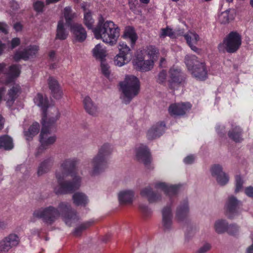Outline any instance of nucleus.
I'll return each instance as SVG.
<instances>
[{
    "label": "nucleus",
    "instance_id": "1",
    "mask_svg": "<svg viewBox=\"0 0 253 253\" xmlns=\"http://www.w3.org/2000/svg\"><path fill=\"white\" fill-rule=\"evenodd\" d=\"M76 164L74 159H66L61 163L55 172L58 185L54 191L56 194L72 193L80 187L82 178L77 175Z\"/></svg>",
    "mask_w": 253,
    "mask_h": 253
},
{
    "label": "nucleus",
    "instance_id": "2",
    "mask_svg": "<svg viewBox=\"0 0 253 253\" xmlns=\"http://www.w3.org/2000/svg\"><path fill=\"white\" fill-rule=\"evenodd\" d=\"M92 31L96 39H101L111 46L116 44L120 36L119 27L112 21H105L102 17Z\"/></svg>",
    "mask_w": 253,
    "mask_h": 253
},
{
    "label": "nucleus",
    "instance_id": "3",
    "mask_svg": "<svg viewBox=\"0 0 253 253\" xmlns=\"http://www.w3.org/2000/svg\"><path fill=\"white\" fill-rule=\"evenodd\" d=\"M113 150L112 146L105 143L98 149L97 153L90 162V169L88 172L92 175H96L103 172L107 167L108 158Z\"/></svg>",
    "mask_w": 253,
    "mask_h": 253
},
{
    "label": "nucleus",
    "instance_id": "4",
    "mask_svg": "<svg viewBox=\"0 0 253 253\" xmlns=\"http://www.w3.org/2000/svg\"><path fill=\"white\" fill-rule=\"evenodd\" d=\"M51 111L53 110L55 114L50 116L48 120H45V117L42 119V129L40 135V141L41 143L40 149H45L53 144L56 140L55 135H51L50 132L54 126V124L59 119L60 114L56 108H51Z\"/></svg>",
    "mask_w": 253,
    "mask_h": 253
},
{
    "label": "nucleus",
    "instance_id": "5",
    "mask_svg": "<svg viewBox=\"0 0 253 253\" xmlns=\"http://www.w3.org/2000/svg\"><path fill=\"white\" fill-rule=\"evenodd\" d=\"M120 85L123 94V101L125 104L129 103L140 91L139 80L133 75L126 76L124 80L120 83Z\"/></svg>",
    "mask_w": 253,
    "mask_h": 253
},
{
    "label": "nucleus",
    "instance_id": "6",
    "mask_svg": "<svg viewBox=\"0 0 253 253\" xmlns=\"http://www.w3.org/2000/svg\"><path fill=\"white\" fill-rule=\"evenodd\" d=\"M157 58L158 51L155 48L149 49L147 52L140 51L137 52L133 64L137 70L147 72L153 68L154 62Z\"/></svg>",
    "mask_w": 253,
    "mask_h": 253
},
{
    "label": "nucleus",
    "instance_id": "7",
    "mask_svg": "<svg viewBox=\"0 0 253 253\" xmlns=\"http://www.w3.org/2000/svg\"><path fill=\"white\" fill-rule=\"evenodd\" d=\"M185 63L194 78L200 81H204L207 78L208 71L205 63L199 60L195 55H186Z\"/></svg>",
    "mask_w": 253,
    "mask_h": 253
},
{
    "label": "nucleus",
    "instance_id": "8",
    "mask_svg": "<svg viewBox=\"0 0 253 253\" xmlns=\"http://www.w3.org/2000/svg\"><path fill=\"white\" fill-rule=\"evenodd\" d=\"M241 43V36L237 32H232L218 44V49L220 52L234 53L239 48Z\"/></svg>",
    "mask_w": 253,
    "mask_h": 253
},
{
    "label": "nucleus",
    "instance_id": "9",
    "mask_svg": "<svg viewBox=\"0 0 253 253\" xmlns=\"http://www.w3.org/2000/svg\"><path fill=\"white\" fill-rule=\"evenodd\" d=\"M33 216L42 219L46 223L51 224L59 218V212L56 208L49 206L35 211Z\"/></svg>",
    "mask_w": 253,
    "mask_h": 253
},
{
    "label": "nucleus",
    "instance_id": "10",
    "mask_svg": "<svg viewBox=\"0 0 253 253\" xmlns=\"http://www.w3.org/2000/svg\"><path fill=\"white\" fill-rule=\"evenodd\" d=\"M56 209L59 212V217L61 216L68 225L70 226L77 220V214L74 211H72L69 203L61 202L59 203Z\"/></svg>",
    "mask_w": 253,
    "mask_h": 253
},
{
    "label": "nucleus",
    "instance_id": "11",
    "mask_svg": "<svg viewBox=\"0 0 253 253\" xmlns=\"http://www.w3.org/2000/svg\"><path fill=\"white\" fill-rule=\"evenodd\" d=\"M242 202L233 195L227 198L225 204V213L229 218H233L240 213L239 209Z\"/></svg>",
    "mask_w": 253,
    "mask_h": 253
},
{
    "label": "nucleus",
    "instance_id": "12",
    "mask_svg": "<svg viewBox=\"0 0 253 253\" xmlns=\"http://www.w3.org/2000/svg\"><path fill=\"white\" fill-rule=\"evenodd\" d=\"M6 67L5 63H0V74L2 73L6 76L5 84H8L19 76L20 70L19 66L16 65L10 66L8 69Z\"/></svg>",
    "mask_w": 253,
    "mask_h": 253
},
{
    "label": "nucleus",
    "instance_id": "13",
    "mask_svg": "<svg viewBox=\"0 0 253 253\" xmlns=\"http://www.w3.org/2000/svg\"><path fill=\"white\" fill-rule=\"evenodd\" d=\"M169 85L175 89L178 86L184 84L185 79L184 74L178 68H172L169 71Z\"/></svg>",
    "mask_w": 253,
    "mask_h": 253
},
{
    "label": "nucleus",
    "instance_id": "14",
    "mask_svg": "<svg viewBox=\"0 0 253 253\" xmlns=\"http://www.w3.org/2000/svg\"><path fill=\"white\" fill-rule=\"evenodd\" d=\"M39 50V47L38 45H30L23 50L16 51L13 58L16 61H18L21 59L27 60L30 58L35 57Z\"/></svg>",
    "mask_w": 253,
    "mask_h": 253
},
{
    "label": "nucleus",
    "instance_id": "15",
    "mask_svg": "<svg viewBox=\"0 0 253 253\" xmlns=\"http://www.w3.org/2000/svg\"><path fill=\"white\" fill-rule=\"evenodd\" d=\"M136 158L138 161L143 163L144 166L149 168L151 162V158L147 147L140 144L135 149Z\"/></svg>",
    "mask_w": 253,
    "mask_h": 253
},
{
    "label": "nucleus",
    "instance_id": "16",
    "mask_svg": "<svg viewBox=\"0 0 253 253\" xmlns=\"http://www.w3.org/2000/svg\"><path fill=\"white\" fill-rule=\"evenodd\" d=\"M34 100L35 103L37 106L41 107L43 111L42 118L43 117H45V120H48L50 116H52L55 114L53 110L51 111L50 110L51 108L55 107H51L49 108V113L47 115V114L46 113V111L47 108L49 107V106L48 99L46 96H43L42 94L38 93L35 97Z\"/></svg>",
    "mask_w": 253,
    "mask_h": 253
},
{
    "label": "nucleus",
    "instance_id": "17",
    "mask_svg": "<svg viewBox=\"0 0 253 253\" xmlns=\"http://www.w3.org/2000/svg\"><path fill=\"white\" fill-rule=\"evenodd\" d=\"M191 107V104L189 102L174 103L169 107V111L171 115L181 116L184 115Z\"/></svg>",
    "mask_w": 253,
    "mask_h": 253
},
{
    "label": "nucleus",
    "instance_id": "18",
    "mask_svg": "<svg viewBox=\"0 0 253 253\" xmlns=\"http://www.w3.org/2000/svg\"><path fill=\"white\" fill-rule=\"evenodd\" d=\"M211 173L213 176L215 177L217 182L223 186L229 181V176L222 171V168L219 165H215L211 168Z\"/></svg>",
    "mask_w": 253,
    "mask_h": 253
},
{
    "label": "nucleus",
    "instance_id": "19",
    "mask_svg": "<svg viewBox=\"0 0 253 253\" xmlns=\"http://www.w3.org/2000/svg\"><path fill=\"white\" fill-rule=\"evenodd\" d=\"M21 92V86L18 84H14L7 91V97L5 99L6 106L11 107Z\"/></svg>",
    "mask_w": 253,
    "mask_h": 253
},
{
    "label": "nucleus",
    "instance_id": "20",
    "mask_svg": "<svg viewBox=\"0 0 253 253\" xmlns=\"http://www.w3.org/2000/svg\"><path fill=\"white\" fill-rule=\"evenodd\" d=\"M154 187L157 189L163 191L169 197L175 195L178 192L179 186L169 185L165 182H157L154 184Z\"/></svg>",
    "mask_w": 253,
    "mask_h": 253
},
{
    "label": "nucleus",
    "instance_id": "21",
    "mask_svg": "<svg viewBox=\"0 0 253 253\" xmlns=\"http://www.w3.org/2000/svg\"><path fill=\"white\" fill-rule=\"evenodd\" d=\"M49 88L51 91V96L55 99H60L63 96V91L60 84L56 80L52 77L48 79Z\"/></svg>",
    "mask_w": 253,
    "mask_h": 253
},
{
    "label": "nucleus",
    "instance_id": "22",
    "mask_svg": "<svg viewBox=\"0 0 253 253\" xmlns=\"http://www.w3.org/2000/svg\"><path fill=\"white\" fill-rule=\"evenodd\" d=\"M172 212L169 206L166 207L162 211V224L165 231H169L172 228Z\"/></svg>",
    "mask_w": 253,
    "mask_h": 253
},
{
    "label": "nucleus",
    "instance_id": "23",
    "mask_svg": "<svg viewBox=\"0 0 253 253\" xmlns=\"http://www.w3.org/2000/svg\"><path fill=\"white\" fill-rule=\"evenodd\" d=\"M71 31L76 41L82 42L86 39V32L81 25L74 24L71 27Z\"/></svg>",
    "mask_w": 253,
    "mask_h": 253
},
{
    "label": "nucleus",
    "instance_id": "24",
    "mask_svg": "<svg viewBox=\"0 0 253 253\" xmlns=\"http://www.w3.org/2000/svg\"><path fill=\"white\" fill-rule=\"evenodd\" d=\"M165 124L161 122L153 126L148 131L147 134L149 139H153L160 137L164 132Z\"/></svg>",
    "mask_w": 253,
    "mask_h": 253
},
{
    "label": "nucleus",
    "instance_id": "25",
    "mask_svg": "<svg viewBox=\"0 0 253 253\" xmlns=\"http://www.w3.org/2000/svg\"><path fill=\"white\" fill-rule=\"evenodd\" d=\"M141 196L147 199L150 203H155L161 199V195L155 193L150 187H147L143 188L140 192Z\"/></svg>",
    "mask_w": 253,
    "mask_h": 253
},
{
    "label": "nucleus",
    "instance_id": "26",
    "mask_svg": "<svg viewBox=\"0 0 253 253\" xmlns=\"http://www.w3.org/2000/svg\"><path fill=\"white\" fill-rule=\"evenodd\" d=\"M189 209L187 202L185 201L180 204L176 209V218L180 222L183 221L188 216Z\"/></svg>",
    "mask_w": 253,
    "mask_h": 253
},
{
    "label": "nucleus",
    "instance_id": "27",
    "mask_svg": "<svg viewBox=\"0 0 253 253\" xmlns=\"http://www.w3.org/2000/svg\"><path fill=\"white\" fill-rule=\"evenodd\" d=\"M243 129L239 126H232V128L228 132V137L236 142H241L243 140Z\"/></svg>",
    "mask_w": 253,
    "mask_h": 253
},
{
    "label": "nucleus",
    "instance_id": "28",
    "mask_svg": "<svg viewBox=\"0 0 253 253\" xmlns=\"http://www.w3.org/2000/svg\"><path fill=\"white\" fill-rule=\"evenodd\" d=\"M133 197L134 192L130 190L121 191L118 194L119 200L122 204H129L131 203Z\"/></svg>",
    "mask_w": 253,
    "mask_h": 253
},
{
    "label": "nucleus",
    "instance_id": "29",
    "mask_svg": "<svg viewBox=\"0 0 253 253\" xmlns=\"http://www.w3.org/2000/svg\"><path fill=\"white\" fill-rule=\"evenodd\" d=\"M185 40L191 49L195 52H198L199 49L195 46L200 38L195 33L189 32L184 35Z\"/></svg>",
    "mask_w": 253,
    "mask_h": 253
},
{
    "label": "nucleus",
    "instance_id": "30",
    "mask_svg": "<svg viewBox=\"0 0 253 253\" xmlns=\"http://www.w3.org/2000/svg\"><path fill=\"white\" fill-rule=\"evenodd\" d=\"M83 103L84 109L87 113L92 116L96 115L98 113V108L97 106L89 96L84 97Z\"/></svg>",
    "mask_w": 253,
    "mask_h": 253
},
{
    "label": "nucleus",
    "instance_id": "31",
    "mask_svg": "<svg viewBox=\"0 0 253 253\" xmlns=\"http://www.w3.org/2000/svg\"><path fill=\"white\" fill-rule=\"evenodd\" d=\"M53 163V160L51 158H48L43 161L39 165L37 174L38 176H41L48 172L51 168Z\"/></svg>",
    "mask_w": 253,
    "mask_h": 253
},
{
    "label": "nucleus",
    "instance_id": "32",
    "mask_svg": "<svg viewBox=\"0 0 253 253\" xmlns=\"http://www.w3.org/2000/svg\"><path fill=\"white\" fill-rule=\"evenodd\" d=\"M93 56L96 59L102 61L107 55L106 50L100 43L97 44L92 50Z\"/></svg>",
    "mask_w": 253,
    "mask_h": 253
},
{
    "label": "nucleus",
    "instance_id": "33",
    "mask_svg": "<svg viewBox=\"0 0 253 253\" xmlns=\"http://www.w3.org/2000/svg\"><path fill=\"white\" fill-rule=\"evenodd\" d=\"M73 203L77 206H85L88 203L86 196L83 193L76 192L73 195Z\"/></svg>",
    "mask_w": 253,
    "mask_h": 253
},
{
    "label": "nucleus",
    "instance_id": "34",
    "mask_svg": "<svg viewBox=\"0 0 253 253\" xmlns=\"http://www.w3.org/2000/svg\"><path fill=\"white\" fill-rule=\"evenodd\" d=\"M13 148L12 139L7 135L0 136V148L10 150Z\"/></svg>",
    "mask_w": 253,
    "mask_h": 253
},
{
    "label": "nucleus",
    "instance_id": "35",
    "mask_svg": "<svg viewBox=\"0 0 253 253\" xmlns=\"http://www.w3.org/2000/svg\"><path fill=\"white\" fill-rule=\"evenodd\" d=\"M94 221L92 220L81 223L75 228L73 234L75 236H80L82 232L93 225Z\"/></svg>",
    "mask_w": 253,
    "mask_h": 253
},
{
    "label": "nucleus",
    "instance_id": "36",
    "mask_svg": "<svg viewBox=\"0 0 253 253\" xmlns=\"http://www.w3.org/2000/svg\"><path fill=\"white\" fill-rule=\"evenodd\" d=\"M11 249L17 247L20 243V238L16 234H10L3 238Z\"/></svg>",
    "mask_w": 253,
    "mask_h": 253
},
{
    "label": "nucleus",
    "instance_id": "37",
    "mask_svg": "<svg viewBox=\"0 0 253 253\" xmlns=\"http://www.w3.org/2000/svg\"><path fill=\"white\" fill-rule=\"evenodd\" d=\"M82 8L84 11V24L88 29H92L94 23V20L92 17L91 13L86 9L84 4H82Z\"/></svg>",
    "mask_w": 253,
    "mask_h": 253
},
{
    "label": "nucleus",
    "instance_id": "38",
    "mask_svg": "<svg viewBox=\"0 0 253 253\" xmlns=\"http://www.w3.org/2000/svg\"><path fill=\"white\" fill-rule=\"evenodd\" d=\"M228 224L227 221L223 219L216 220L214 224V229L218 234H222L227 232Z\"/></svg>",
    "mask_w": 253,
    "mask_h": 253
},
{
    "label": "nucleus",
    "instance_id": "39",
    "mask_svg": "<svg viewBox=\"0 0 253 253\" xmlns=\"http://www.w3.org/2000/svg\"><path fill=\"white\" fill-rule=\"evenodd\" d=\"M124 36L126 39H128L130 40L131 44L132 45L135 44L137 39V36L134 29L129 26L126 28Z\"/></svg>",
    "mask_w": 253,
    "mask_h": 253
},
{
    "label": "nucleus",
    "instance_id": "40",
    "mask_svg": "<svg viewBox=\"0 0 253 253\" xmlns=\"http://www.w3.org/2000/svg\"><path fill=\"white\" fill-rule=\"evenodd\" d=\"M40 125L39 123L35 122L31 125L28 130L25 132V135L27 137V140H30L34 136L37 134L39 131Z\"/></svg>",
    "mask_w": 253,
    "mask_h": 253
},
{
    "label": "nucleus",
    "instance_id": "41",
    "mask_svg": "<svg viewBox=\"0 0 253 253\" xmlns=\"http://www.w3.org/2000/svg\"><path fill=\"white\" fill-rule=\"evenodd\" d=\"M68 34L64 29L63 20H60L57 25L56 31V38L61 40H65L67 37Z\"/></svg>",
    "mask_w": 253,
    "mask_h": 253
},
{
    "label": "nucleus",
    "instance_id": "42",
    "mask_svg": "<svg viewBox=\"0 0 253 253\" xmlns=\"http://www.w3.org/2000/svg\"><path fill=\"white\" fill-rule=\"evenodd\" d=\"M120 55H122L131 60L132 54L130 48L124 42H120L119 46Z\"/></svg>",
    "mask_w": 253,
    "mask_h": 253
},
{
    "label": "nucleus",
    "instance_id": "43",
    "mask_svg": "<svg viewBox=\"0 0 253 253\" xmlns=\"http://www.w3.org/2000/svg\"><path fill=\"white\" fill-rule=\"evenodd\" d=\"M130 61V60L128 58L122 55H120L119 53L114 57V60L115 65L119 67H122Z\"/></svg>",
    "mask_w": 253,
    "mask_h": 253
},
{
    "label": "nucleus",
    "instance_id": "44",
    "mask_svg": "<svg viewBox=\"0 0 253 253\" xmlns=\"http://www.w3.org/2000/svg\"><path fill=\"white\" fill-rule=\"evenodd\" d=\"M230 10H226L221 12L218 17V21L221 24L228 23L230 20L232 19V17L229 14Z\"/></svg>",
    "mask_w": 253,
    "mask_h": 253
},
{
    "label": "nucleus",
    "instance_id": "45",
    "mask_svg": "<svg viewBox=\"0 0 253 253\" xmlns=\"http://www.w3.org/2000/svg\"><path fill=\"white\" fill-rule=\"evenodd\" d=\"M64 16L66 23L70 24L71 21L76 17V14L72 11L71 8L69 6L66 7L64 9Z\"/></svg>",
    "mask_w": 253,
    "mask_h": 253
},
{
    "label": "nucleus",
    "instance_id": "46",
    "mask_svg": "<svg viewBox=\"0 0 253 253\" xmlns=\"http://www.w3.org/2000/svg\"><path fill=\"white\" fill-rule=\"evenodd\" d=\"M244 180L240 175H237L235 176V192L237 193L243 189Z\"/></svg>",
    "mask_w": 253,
    "mask_h": 253
},
{
    "label": "nucleus",
    "instance_id": "47",
    "mask_svg": "<svg viewBox=\"0 0 253 253\" xmlns=\"http://www.w3.org/2000/svg\"><path fill=\"white\" fill-rule=\"evenodd\" d=\"M174 35V33L172 30L169 27L166 28H163L161 30L160 34V37L161 38H164L167 36L172 37Z\"/></svg>",
    "mask_w": 253,
    "mask_h": 253
},
{
    "label": "nucleus",
    "instance_id": "48",
    "mask_svg": "<svg viewBox=\"0 0 253 253\" xmlns=\"http://www.w3.org/2000/svg\"><path fill=\"white\" fill-rule=\"evenodd\" d=\"M239 231V227L235 224L228 225L227 232L231 235H237Z\"/></svg>",
    "mask_w": 253,
    "mask_h": 253
},
{
    "label": "nucleus",
    "instance_id": "49",
    "mask_svg": "<svg viewBox=\"0 0 253 253\" xmlns=\"http://www.w3.org/2000/svg\"><path fill=\"white\" fill-rule=\"evenodd\" d=\"M101 61V68L102 73L106 77H109L110 73L109 67L107 64L105 63V62L103 60Z\"/></svg>",
    "mask_w": 253,
    "mask_h": 253
},
{
    "label": "nucleus",
    "instance_id": "50",
    "mask_svg": "<svg viewBox=\"0 0 253 253\" xmlns=\"http://www.w3.org/2000/svg\"><path fill=\"white\" fill-rule=\"evenodd\" d=\"M139 209L144 216H148L152 213V211L148 206L144 204H141L139 206Z\"/></svg>",
    "mask_w": 253,
    "mask_h": 253
},
{
    "label": "nucleus",
    "instance_id": "51",
    "mask_svg": "<svg viewBox=\"0 0 253 253\" xmlns=\"http://www.w3.org/2000/svg\"><path fill=\"white\" fill-rule=\"evenodd\" d=\"M10 250V248L3 239L0 241V253H6Z\"/></svg>",
    "mask_w": 253,
    "mask_h": 253
},
{
    "label": "nucleus",
    "instance_id": "52",
    "mask_svg": "<svg viewBox=\"0 0 253 253\" xmlns=\"http://www.w3.org/2000/svg\"><path fill=\"white\" fill-rule=\"evenodd\" d=\"M167 77V72L165 70H163L159 73L158 76L157 82L159 84H163L165 83Z\"/></svg>",
    "mask_w": 253,
    "mask_h": 253
},
{
    "label": "nucleus",
    "instance_id": "53",
    "mask_svg": "<svg viewBox=\"0 0 253 253\" xmlns=\"http://www.w3.org/2000/svg\"><path fill=\"white\" fill-rule=\"evenodd\" d=\"M34 9L37 12H42L44 7V3L41 1H37L34 4Z\"/></svg>",
    "mask_w": 253,
    "mask_h": 253
},
{
    "label": "nucleus",
    "instance_id": "54",
    "mask_svg": "<svg viewBox=\"0 0 253 253\" xmlns=\"http://www.w3.org/2000/svg\"><path fill=\"white\" fill-rule=\"evenodd\" d=\"M211 248V246L209 243H206L202 246L198 250V253H206Z\"/></svg>",
    "mask_w": 253,
    "mask_h": 253
},
{
    "label": "nucleus",
    "instance_id": "55",
    "mask_svg": "<svg viewBox=\"0 0 253 253\" xmlns=\"http://www.w3.org/2000/svg\"><path fill=\"white\" fill-rule=\"evenodd\" d=\"M245 194L250 197L253 198V187L249 186L245 189Z\"/></svg>",
    "mask_w": 253,
    "mask_h": 253
},
{
    "label": "nucleus",
    "instance_id": "56",
    "mask_svg": "<svg viewBox=\"0 0 253 253\" xmlns=\"http://www.w3.org/2000/svg\"><path fill=\"white\" fill-rule=\"evenodd\" d=\"M195 158L193 155L187 156L184 159V162L186 164H191L194 161Z\"/></svg>",
    "mask_w": 253,
    "mask_h": 253
},
{
    "label": "nucleus",
    "instance_id": "57",
    "mask_svg": "<svg viewBox=\"0 0 253 253\" xmlns=\"http://www.w3.org/2000/svg\"><path fill=\"white\" fill-rule=\"evenodd\" d=\"M20 39L17 38H13L11 42L12 48H14L20 44Z\"/></svg>",
    "mask_w": 253,
    "mask_h": 253
},
{
    "label": "nucleus",
    "instance_id": "58",
    "mask_svg": "<svg viewBox=\"0 0 253 253\" xmlns=\"http://www.w3.org/2000/svg\"><path fill=\"white\" fill-rule=\"evenodd\" d=\"M7 25L2 22H0V31L6 34L7 33Z\"/></svg>",
    "mask_w": 253,
    "mask_h": 253
},
{
    "label": "nucleus",
    "instance_id": "59",
    "mask_svg": "<svg viewBox=\"0 0 253 253\" xmlns=\"http://www.w3.org/2000/svg\"><path fill=\"white\" fill-rule=\"evenodd\" d=\"M6 88L4 87H0V104L1 103L3 97L5 93Z\"/></svg>",
    "mask_w": 253,
    "mask_h": 253
},
{
    "label": "nucleus",
    "instance_id": "60",
    "mask_svg": "<svg viewBox=\"0 0 253 253\" xmlns=\"http://www.w3.org/2000/svg\"><path fill=\"white\" fill-rule=\"evenodd\" d=\"M5 123V120L4 118L0 115V130L3 129Z\"/></svg>",
    "mask_w": 253,
    "mask_h": 253
},
{
    "label": "nucleus",
    "instance_id": "61",
    "mask_svg": "<svg viewBox=\"0 0 253 253\" xmlns=\"http://www.w3.org/2000/svg\"><path fill=\"white\" fill-rule=\"evenodd\" d=\"M22 26L21 24L17 23L14 24V28L16 31H19L22 29Z\"/></svg>",
    "mask_w": 253,
    "mask_h": 253
},
{
    "label": "nucleus",
    "instance_id": "62",
    "mask_svg": "<svg viewBox=\"0 0 253 253\" xmlns=\"http://www.w3.org/2000/svg\"><path fill=\"white\" fill-rule=\"evenodd\" d=\"M49 57L51 59L53 60L55 57V52L54 51H50L49 53Z\"/></svg>",
    "mask_w": 253,
    "mask_h": 253
},
{
    "label": "nucleus",
    "instance_id": "63",
    "mask_svg": "<svg viewBox=\"0 0 253 253\" xmlns=\"http://www.w3.org/2000/svg\"><path fill=\"white\" fill-rule=\"evenodd\" d=\"M5 48V45L0 42V55H1Z\"/></svg>",
    "mask_w": 253,
    "mask_h": 253
},
{
    "label": "nucleus",
    "instance_id": "64",
    "mask_svg": "<svg viewBox=\"0 0 253 253\" xmlns=\"http://www.w3.org/2000/svg\"><path fill=\"white\" fill-rule=\"evenodd\" d=\"M247 253H253V244L250 246L247 250Z\"/></svg>",
    "mask_w": 253,
    "mask_h": 253
}]
</instances>
